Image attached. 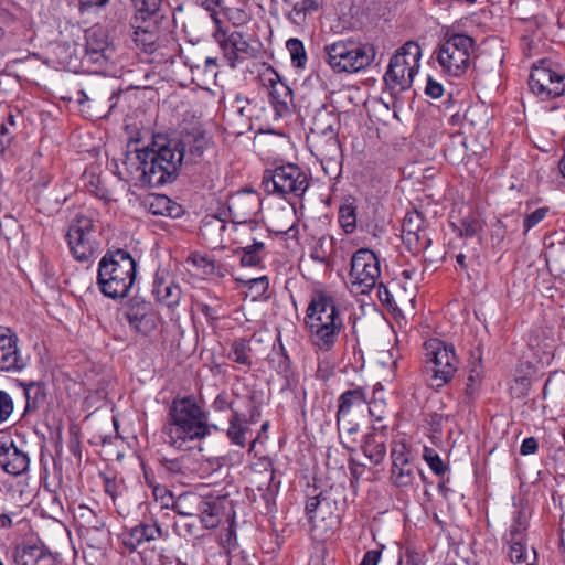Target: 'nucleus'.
<instances>
[{
	"mask_svg": "<svg viewBox=\"0 0 565 565\" xmlns=\"http://www.w3.org/2000/svg\"><path fill=\"white\" fill-rule=\"evenodd\" d=\"M186 145L166 135H153L143 148L125 153L124 166L136 185L157 188L172 183L180 174Z\"/></svg>",
	"mask_w": 565,
	"mask_h": 565,
	"instance_id": "f257e3e1",
	"label": "nucleus"
},
{
	"mask_svg": "<svg viewBox=\"0 0 565 565\" xmlns=\"http://www.w3.org/2000/svg\"><path fill=\"white\" fill-rule=\"evenodd\" d=\"M215 425L209 424L207 414L192 396L175 397L168 411V420L162 427L166 443L179 450H190L192 444L211 434Z\"/></svg>",
	"mask_w": 565,
	"mask_h": 565,
	"instance_id": "f03ea898",
	"label": "nucleus"
},
{
	"mask_svg": "<svg viewBox=\"0 0 565 565\" xmlns=\"http://www.w3.org/2000/svg\"><path fill=\"white\" fill-rule=\"evenodd\" d=\"M136 266L127 250H108L98 264L97 284L103 295L111 299L126 297L136 278Z\"/></svg>",
	"mask_w": 565,
	"mask_h": 565,
	"instance_id": "7ed1b4c3",
	"label": "nucleus"
},
{
	"mask_svg": "<svg viewBox=\"0 0 565 565\" xmlns=\"http://www.w3.org/2000/svg\"><path fill=\"white\" fill-rule=\"evenodd\" d=\"M326 61L334 73H358L375 60L376 49L371 43L353 39L338 40L324 45Z\"/></svg>",
	"mask_w": 565,
	"mask_h": 565,
	"instance_id": "20e7f679",
	"label": "nucleus"
},
{
	"mask_svg": "<svg viewBox=\"0 0 565 565\" xmlns=\"http://www.w3.org/2000/svg\"><path fill=\"white\" fill-rule=\"evenodd\" d=\"M475 46L471 36L447 31L435 51L441 71L454 77L463 75L470 66Z\"/></svg>",
	"mask_w": 565,
	"mask_h": 565,
	"instance_id": "39448f33",
	"label": "nucleus"
},
{
	"mask_svg": "<svg viewBox=\"0 0 565 565\" xmlns=\"http://www.w3.org/2000/svg\"><path fill=\"white\" fill-rule=\"evenodd\" d=\"M422 47L415 41L404 43L391 57L384 82L394 93L408 90L419 71Z\"/></svg>",
	"mask_w": 565,
	"mask_h": 565,
	"instance_id": "423d86ee",
	"label": "nucleus"
},
{
	"mask_svg": "<svg viewBox=\"0 0 565 565\" xmlns=\"http://www.w3.org/2000/svg\"><path fill=\"white\" fill-rule=\"evenodd\" d=\"M66 239L76 260H90L99 249L97 228L93 216L86 213H77L70 223Z\"/></svg>",
	"mask_w": 565,
	"mask_h": 565,
	"instance_id": "0eeeda50",
	"label": "nucleus"
},
{
	"mask_svg": "<svg viewBox=\"0 0 565 565\" xmlns=\"http://www.w3.org/2000/svg\"><path fill=\"white\" fill-rule=\"evenodd\" d=\"M529 516L523 509H518L503 536L507 555L513 564L537 565V553L527 544Z\"/></svg>",
	"mask_w": 565,
	"mask_h": 565,
	"instance_id": "6e6552de",
	"label": "nucleus"
},
{
	"mask_svg": "<svg viewBox=\"0 0 565 565\" xmlns=\"http://www.w3.org/2000/svg\"><path fill=\"white\" fill-rule=\"evenodd\" d=\"M262 185L268 194H278L282 198L292 194L299 198L308 189L309 182L307 174L298 166L288 163L266 170Z\"/></svg>",
	"mask_w": 565,
	"mask_h": 565,
	"instance_id": "1a4fd4ad",
	"label": "nucleus"
},
{
	"mask_svg": "<svg viewBox=\"0 0 565 565\" xmlns=\"http://www.w3.org/2000/svg\"><path fill=\"white\" fill-rule=\"evenodd\" d=\"M429 370L431 371L430 385L439 388L449 383L459 365L452 344H446L438 339H431L425 343Z\"/></svg>",
	"mask_w": 565,
	"mask_h": 565,
	"instance_id": "9d476101",
	"label": "nucleus"
},
{
	"mask_svg": "<svg viewBox=\"0 0 565 565\" xmlns=\"http://www.w3.org/2000/svg\"><path fill=\"white\" fill-rule=\"evenodd\" d=\"M349 276L354 292L369 294L381 277L380 259L376 254L369 248L358 249L351 258Z\"/></svg>",
	"mask_w": 565,
	"mask_h": 565,
	"instance_id": "9b49d317",
	"label": "nucleus"
},
{
	"mask_svg": "<svg viewBox=\"0 0 565 565\" xmlns=\"http://www.w3.org/2000/svg\"><path fill=\"white\" fill-rule=\"evenodd\" d=\"M533 94L542 99L556 98L565 93V74L551 67L544 60L533 65L529 78Z\"/></svg>",
	"mask_w": 565,
	"mask_h": 565,
	"instance_id": "f8f14e48",
	"label": "nucleus"
},
{
	"mask_svg": "<svg viewBox=\"0 0 565 565\" xmlns=\"http://www.w3.org/2000/svg\"><path fill=\"white\" fill-rule=\"evenodd\" d=\"M391 460L390 482L401 489L413 487L417 475H420V470L415 466L405 443L396 441L393 444Z\"/></svg>",
	"mask_w": 565,
	"mask_h": 565,
	"instance_id": "ddd939ff",
	"label": "nucleus"
},
{
	"mask_svg": "<svg viewBox=\"0 0 565 565\" xmlns=\"http://www.w3.org/2000/svg\"><path fill=\"white\" fill-rule=\"evenodd\" d=\"M213 39L217 42L223 57L232 68H235L239 61L257 55V49H255L247 41L244 33L239 31L227 32L225 29L215 30Z\"/></svg>",
	"mask_w": 565,
	"mask_h": 565,
	"instance_id": "4468645a",
	"label": "nucleus"
},
{
	"mask_svg": "<svg viewBox=\"0 0 565 565\" xmlns=\"http://www.w3.org/2000/svg\"><path fill=\"white\" fill-rule=\"evenodd\" d=\"M26 366L19 348V338L9 328L0 326V371L20 372Z\"/></svg>",
	"mask_w": 565,
	"mask_h": 565,
	"instance_id": "2eb2a0df",
	"label": "nucleus"
},
{
	"mask_svg": "<svg viewBox=\"0 0 565 565\" xmlns=\"http://www.w3.org/2000/svg\"><path fill=\"white\" fill-rule=\"evenodd\" d=\"M305 323L312 345L322 352L332 350L343 329L342 321L332 319H330L329 323H322L317 318H311L310 320H305Z\"/></svg>",
	"mask_w": 565,
	"mask_h": 565,
	"instance_id": "dca6fc26",
	"label": "nucleus"
},
{
	"mask_svg": "<svg viewBox=\"0 0 565 565\" xmlns=\"http://www.w3.org/2000/svg\"><path fill=\"white\" fill-rule=\"evenodd\" d=\"M260 210V200L254 191H242L228 200V212L236 224L252 222Z\"/></svg>",
	"mask_w": 565,
	"mask_h": 565,
	"instance_id": "f3484780",
	"label": "nucleus"
},
{
	"mask_svg": "<svg viewBox=\"0 0 565 565\" xmlns=\"http://www.w3.org/2000/svg\"><path fill=\"white\" fill-rule=\"evenodd\" d=\"M162 535L163 532L158 521L150 518L126 530L122 533V544L127 550L134 552L145 543L159 540Z\"/></svg>",
	"mask_w": 565,
	"mask_h": 565,
	"instance_id": "a211bd4d",
	"label": "nucleus"
},
{
	"mask_svg": "<svg viewBox=\"0 0 565 565\" xmlns=\"http://www.w3.org/2000/svg\"><path fill=\"white\" fill-rule=\"evenodd\" d=\"M227 508L231 509V501L227 495L209 493L203 495L198 518L205 529H215L221 523Z\"/></svg>",
	"mask_w": 565,
	"mask_h": 565,
	"instance_id": "6ab92c4d",
	"label": "nucleus"
},
{
	"mask_svg": "<svg viewBox=\"0 0 565 565\" xmlns=\"http://www.w3.org/2000/svg\"><path fill=\"white\" fill-rule=\"evenodd\" d=\"M114 47L109 44L107 32L102 28L86 31V57L93 63L103 64L111 60Z\"/></svg>",
	"mask_w": 565,
	"mask_h": 565,
	"instance_id": "aec40b11",
	"label": "nucleus"
},
{
	"mask_svg": "<svg viewBox=\"0 0 565 565\" xmlns=\"http://www.w3.org/2000/svg\"><path fill=\"white\" fill-rule=\"evenodd\" d=\"M29 455L13 441L0 443V467L9 475L21 476L29 470Z\"/></svg>",
	"mask_w": 565,
	"mask_h": 565,
	"instance_id": "412c9836",
	"label": "nucleus"
},
{
	"mask_svg": "<svg viewBox=\"0 0 565 565\" xmlns=\"http://www.w3.org/2000/svg\"><path fill=\"white\" fill-rule=\"evenodd\" d=\"M367 403L364 387L344 391L338 398L337 418H362Z\"/></svg>",
	"mask_w": 565,
	"mask_h": 565,
	"instance_id": "4be33fe9",
	"label": "nucleus"
},
{
	"mask_svg": "<svg viewBox=\"0 0 565 565\" xmlns=\"http://www.w3.org/2000/svg\"><path fill=\"white\" fill-rule=\"evenodd\" d=\"M307 142L311 153L321 162L335 161L341 157V145L338 134L308 135Z\"/></svg>",
	"mask_w": 565,
	"mask_h": 565,
	"instance_id": "5701e85b",
	"label": "nucleus"
},
{
	"mask_svg": "<svg viewBox=\"0 0 565 565\" xmlns=\"http://www.w3.org/2000/svg\"><path fill=\"white\" fill-rule=\"evenodd\" d=\"M306 513L313 527H317L320 521L327 522V525H333L338 519L328 492H320L310 498L306 504Z\"/></svg>",
	"mask_w": 565,
	"mask_h": 565,
	"instance_id": "b1692460",
	"label": "nucleus"
},
{
	"mask_svg": "<svg viewBox=\"0 0 565 565\" xmlns=\"http://www.w3.org/2000/svg\"><path fill=\"white\" fill-rule=\"evenodd\" d=\"M317 318L322 323H329L330 319L342 321L334 299L323 292H317L312 296L306 311V319Z\"/></svg>",
	"mask_w": 565,
	"mask_h": 565,
	"instance_id": "393cba45",
	"label": "nucleus"
},
{
	"mask_svg": "<svg viewBox=\"0 0 565 565\" xmlns=\"http://www.w3.org/2000/svg\"><path fill=\"white\" fill-rule=\"evenodd\" d=\"M132 39L136 45L145 53H157L161 57L166 56V53L161 52L166 47L163 45L164 39L160 36L156 21L153 24L136 25ZM166 41H168V39H166Z\"/></svg>",
	"mask_w": 565,
	"mask_h": 565,
	"instance_id": "a878e982",
	"label": "nucleus"
},
{
	"mask_svg": "<svg viewBox=\"0 0 565 565\" xmlns=\"http://www.w3.org/2000/svg\"><path fill=\"white\" fill-rule=\"evenodd\" d=\"M161 466L167 475L181 483L191 481L198 471V462L189 455L174 459L164 458Z\"/></svg>",
	"mask_w": 565,
	"mask_h": 565,
	"instance_id": "bb28decb",
	"label": "nucleus"
},
{
	"mask_svg": "<svg viewBox=\"0 0 565 565\" xmlns=\"http://www.w3.org/2000/svg\"><path fill=\"white\" fill-rule=\"evenodd\" d=\"M340 129V117L333 106L321 105L315 110L312 122L308 135L338 134Z\"/></svg>",
	"mask_w": 565,
	"mask_h": 565,
	"instance_id": "cd10ccee",
	"label": "nucleus"
},
{
	"mask_svg": "<svg viewBox=\"0 0 565 565\" xmlns=\"http://www.w3.org/2000/svg\"><path fill=\"white\" fill-rule=\"evenodd\" d=\"M14 563L15 565H61L51 552L36 545L18 550L14 554Z\"/></svg>",
	"mask_w": 565,
	"mask_h": 565,
	"instance_id": "c85d7f7f",
	"label": "nucleus"
},
{
	"mask_svg": "<svg viewBox=\"0 0 565 565\" xmlns=\"http://www.w3.org/2000/svg\"><path fill=\"white\" fill-rule=\"evenodd\" d=\"M275 76L277 81L273 78L269 79L271 86L270 98L276 114L282 117L291 110L294 99L292 90L287 84L279 81L278 74L275 73Z\"/></svg>",
	"mask_w": 565,
	"mask_h": 565,
	"instance_id": "c756f323",
	"label": "nucleus"
},
{
	"mask_svg": "<svg viewBox=\"0 0 565 565\" xmlns=\"http://www.w3.org/2000/svg\"><path fill=\"white\" fill-rule=\"evenodd\" d=\"M225 230L226 223L224 220L215 215L207 216L200 226V236L207 246L216 248L223 243Z\"/></svg>",
	"mask_w": 565,
	"mask_h": 565,
	"instance_id": "7c9ffc66",
	"label": "nucleus"
},
{
	"mask_svg": "<svg viewBox=\"0 0 565 565\" xmlns=\"http://www.w3.org/2000/svg\"><path fill=\"white\" fill-rule=\"evenodd\" d=\"M147 207L153 215L178 217L181 214V206L163 194L149 195Z\"/></svg>",
	"mask_w": 565,
	"mask_h": 565,
	"instance_id": "2f4dec72",
	"label": "nucleus"
},
{
	"mask_svg": "<svg viewBox=\"0 0 565 565\" xmlns=\"http://www.w3.org/2000/svg\"><path fill=\"white\" fill-rule=\"evenodd\" d=\"M152 292L159 302L169 308L175 307L181 299V289L178 285L166 282L158 277L154 279Z\"/></svg>",
	"mask_w": 565,
	"mask_h": 565,
	"instance_id": "473e14b6",
	"label": "nucleus"
},
{
	"mask_svg": "<svg viewBox=\"0 0 565 565\" xmlns=\"http://www.w3.org/2000/svg\"><path fill=\"white\" fill-rule=\"evenodd\" d=\"M519 217L504 216L495 221L491 227V242L493 246H499L505 238H511L519 230Z\"/></svg>",
	"mask_w": 565,
	"mask_h": 565,
	"instance_id": "72a5a7b5",
	"label": "nucleus"
},
{
	"mask_svg": "<svg viewBox=\"0 0 565 565\" xmlns=\"http://www.w3.org/2000/svg\"><path fill=\"white\" fill-rule=\"evenodd\" d=\"M249 431L247 419H243L242 415L233 411L228 419L227 437L233 445L241 448L246 446V435Z\"/></svg>",
	"mask_w": 565,
	"mask_h": 565,
	"instance_id": "f704fd0d",
	"label": "nucleus"
},
{
	"mask_svg": "<svg viewBox=\"0 0 565 565\" xmlns=\"http://www.w3.org/2000/svg\"><path fill=\"white\" fill-rule=\"evenodd\" d=\"M361 418H337V427L342 445L353 450L354 445L358 444V434L360 430Z\"/></svg>",
	"mask_w": 565,
	"mask_h": 565,
	"instance_id": "c9c22d12",
	"label": "nucleus"
},
{
	"mask_svg": "<svg viewBox=\"0 0 565 565\" xmlns=\"http://www.w3.org/2000/svg\"><path fill=\"white\" fill-rule=\"evenodd\" d=\"M202 502V494L184 492L177 497L173 511L182 516H198Z\"/></svg>",
	"mask_w": 565,
	"mask_h": 565,
	"instance_id": "e433bc0d",
	"label": "nucleus"
},
{
	"mask_svg": "<svg viewBox=\"0 0 565 565\" xmlns=\"http://www.w3.org/2000/svg\"><path fill=\"white\" fill-rule=\"evenodd\" d=\"M22 386L26 399L24 413L35 412L45 404L46 390L43 383L30 382Z\"/></svg>",
	"mask_w": 565,
	"mask_h": 565,
	"instance_id": "4c0bfd02",
	"label": "nucleus"
},
{
	"mask_svg": "<svg viewBox=\"0 0 565 565\" xmlns=\"http://www.w3.org/2000/svg\"><path fill=\"white\" fill-rule=\"evenodd\" d=\"M126 316L130 327L140 333L146 334L150 332L154 327L153 319L150 315L147 313L145 305L141 308L131 307L127 311Z\"/></svg>",
	"mask_w": 565,
	"mask_h": 565,
	"instance_id": "58836bf2",
	"label": "nucleus"
},
{
	"mask_svg": "<svg viewBox=\"0 0 565 565\" xmlns=\"http://www.w3.org/2000/svg\"><path fill=\"white\" fill-rule=\"evenodd\" d=\"M250 353L252 348L249 341L245 338H239L232 342L227 356L235 363L250 367L253 364Z\"/></svg>",
	"mask_w": 565,
	"mask_h": 565,
	"instance_id": "ea45409f",
	"label": "nucleus"
},
{
	"mask_svg": "<svg viewBox=\"0 0 565 565\" xmlns=\"http://www.w3.org/2000/svg\"><path fill=\"white\" fill-rule=\"evenodd\" d=\"M362 450L373 465H380L384 460L386 454L384 440L379 439L373 434L365 436Z\"/></svg>",
	"mask_w": 565,
	"mask_h": 565,
	"instance_id": "a19ab883",
	"label": "nucleus"
},
{
	"mask_svg": "<svg viewBox=\"0 0 565 565\" xmlns=\"http://www.w3.org/2000/svg\"><path fill=\"white\" fill-rule=\"evenodd\" d=\"M131 3L135 8L137 20H142L143 23L151 19L156 22L158 21L162 0H131Z\"/></svg>",
	"mask_w": 565,
	"mask_h": 565,
	"instance_id": "79ce46f5",
	"label": "nucleus"
},
{
	"mask_svg": "<svg viewBox=\"0 0 565 565\" xmlns=\"http://www.w3.org/2000/svg\"><path fill=\"white\" fill-rule=\"evenodd\" d=\"M265 249L263 242L254 241L252 245L239 248L236 253H242L241 265L243 267H256L262 264V252Z\"/></svg>",
	"mask_w": 565,
	"mask_h": 565,
	"instance_id": "37998d69",
	"label": "nucleus"
},
{
	"mask_svg": "<svg viewBox=\"0 0 565 565\" xmlns=\"http://www.w3.org/2000/svg\"><path fill=\"white\" fill-rule=\"evenodd\" d=\"M339 222L345 233H353L356 227L355 206L352 203H344L339 209Z\"/></svg>",
	"mask_w": 565,
	"mask_h": 565,
	"instance_id": "c03bdc74",
	"label": "nucleus"
},
{
	"mask_svg": "<svg viewBox=\"0 0 565 565\" xmlns=\"http://www.w3.org/2000/svg\"><path fill=\"white\" fill-rule=\"evenodd\" d=\"M286 47L290 54L292 64L296 67H303L307 63V53L302 41L291 38L287 41Z\"/></svg>",
	"mask_w": 565,
	"mask_h": 565,
	"instance_id": "a18cd8bd",
	"label": "nucleus"
},
{
	"mask_svg": "<svg viewBox=\"0 0 565 565\" xmlns=\"http://www.w3.org/2000/svg\"><path fill=\"white\" fill-rule=\"evenodd\" d=\"M546 262H552L556 269L565 275V244L558 246L550 244L546 252Z\"/></svg>",
	"mask_w": 565,
	"mask_h": 565,
	"instance_id": "49530a36",
	"label": "nucleus"
},
{
	"mask_svg": "<svg viewBox=\"0 0 565 565\" xmlns=\"http://www.w3.org/2000/svg\"><path fill=\"white\" fill-rule=\"evenodd\" d=\"M152 494L162 509L173 510L177 498L167 487L160 484L152 486Z\"/></svg>",
	"mask_w": 565,
	"mask_h": 565,
	"instance_id": "de8ad7c7",
	"label": "nucleus"
},
{
	"mask_svg": "<svg viewBox=\"0 0 565 565\" xmlns=\"http://www.w3.org/2000/svg\"><path fill=\"white\" fill-rule=\"evenodd\" d=\"M423 458L437 476H441L447 471V466L444 463L439 455L431 448L425 447Z\"/></svg>",
	"mask_w": 565,
	"mask_h": 565,
	"instance_id": "09e8293b",
	"label": "nucleus"
},
{
	"mask_svg": "<svg viewBox=\"0 0 565 565\" xmlns=\"http://www.w3.org/2000/svg\"><path fill=\"white\" fill-rule=\"evenodd\" d=\"M409 248H414L416 252L425 250L430 246L431 239L428 237L425 230L420 228L414 232L413 235L403 241Z\"/></svg>",
	"mask_w": 565,
	"mask_h": 565,
	"instance_id": "8fccbe9b",
	"label": "nucleus"
},
{
	"mask_svg": "<svg viewBox=\"0 0 565 565\" xmlns=\"http://www.w3.org/2000/svg\"><path fill=\"white\" fill-rule=\"evenodd\" d=\"M332 248V238L321 237L311 252L312 259L327 264Z\"/></svg>",
	"mask_w": 565,
	"mask_h": 565,
	"instance_id": "3c124183",
	"label": "nucleus"
},
{
	"mask_svg": "<svg viewBox=\"0 0 565 565\" xmlns=\"http://www.w3.org/2000/svg\"><path fill=\"white\" fill-rule=\"evenodd\" d=\"M0 233L7 241L18 237L20 234L19 222L13 216H4L3 220L0 221Z\"/></svg>",
	"mask_w": 565,
	"mask_h": 565,
	"instance_id": "603ef678",
	"label": "nucleus"
},
{
	"mask_svg": "<svg viewBox=\"0 0 565 565\" xmlns=\"http://www.w3.org/2000/svg\"><path fill=\"white\" fill-rule=\"evenodd\" d=\"M186 263L192 264L194 267L199 269H202V273L205 275L213 274L215 270L214 260L199 253L191 254L188 257Z\"/></svg>",
	"mask_w": 565,
	"mask_h": 565,
	"instance_id": "864d4df0",
	"label": "nucleus"
},
{
	"mask_svg": "<svg viewBox=\"0 0 565 565\" xmlns=\"http://www.w3.org/2000/svg\"><path fill=\"white\" fill-rule=\"evenodd\" d=\"M548 207H539L527 214L523 220V235H526L532 228L540 224L547 215Z\"/></svg>",
	"mask_w": 565,
	"mask_h": 565,
	"instance_id": "5fc2aeb1",
	"label": "nucleus"
},
{
	"mask_svg": "<svg viewBox=\"0 0 565 565\" xmlns=\"http://www.w3.org/2000/svg\"><path fill=\"white\" fill-rule=\"evenodd\" d=\"M13 409V398L8 392L0 390V425L4 424L10 418Z\"/></svg>",
	"mask_w": 565,
	"mask_h": 565,
	"instance_id": "6e6d98bb",
	"label": "nucleus"
},
{
	"mask_svg": "<svg viewBox=\"0 0 565 565\" xmlns=\"http://www.w3.org/2000/svg\"><path fill=\"white\" fill-rule=\"evenodd\" d=\"M370 416H372L376 422H382L386 418L388 411L384 401L381 399H372L366 403V407Z\"/></svg>",
	"mask_w": 565,
	"mask_h": 565,
	"instance_id": "4d7b16f0",
	"label": "nucleus"
},
{
	"mask_svg": "<svg viewBox=\"0 0 565 565\" xmlns=\"http://www.w3.org/2000/svg\"><path fill=\"white\" fill-rule=\"evenodd\" d=\"M217 67H218V63H217L216 57H206L202 65L190 64V68H191L192 73H195V72L201 73L202 72L203 74H205L207 76H213V77H215L217 75Z\"/></svg>",
	"mask_w": 565,
	"mask_h": 565,
	"instance_id": "13d9d810",
	"label": "nucleus"
},
{
	"mask_svg": "<svg viewBox=\"0 0 565 565\" xmlns=\"http://www.w3.org/2000/svg\"><path fill=\"white\" fill-rule=\"evenodd\" d=\"M422 223H423V221L420 220L418 214L407 215L403 222V231H402L403 232V234H402L403 241L405 238L409 237V235H413L414 232H417L418 230H420Z\"/></svg>",
	"mask_w": 565,
	"mask_h": 565,
	"instance_id": "bf43d9fd",
	"label": "nucleus"
},
{
	"mask_svg": "<svg viewBox=\"0 0 565 565\" xmlns=\"http://www.w3.org/2000/svg\"><path fill=\"white\" fill-rule=\"evenodd\" d=\"M206 146L207 140L204 137V135L200 134L195 136L189 148V156L191 160L195 161L196 159L201 158L202 154L204 153Z\"/></svg>",
	"mask_w": 565,
	"mask_h": 565,
	"instance_id": "052dcab7",
	"label": "nucleus"
},
{
	"mask_svg": "<svg viewBox=\"0 0 565 565\" xmlns=\"http://www.w3.org/2000/svg\"><path fill=\"white\" fill-rule=\"evenodd\" d=\"M212 407L217 412H225L227 409H232V401L230 399V395L225 392L220 393L213 404Z\"/></svg>",
	"mask_w": 565,
	"mask_h": 565,
	"instance_id": "680f3d73",
	"label": "nucleus"
},
{
	"mask_svg": "<svg viewBox=\"0 0 565 565\" xmlns=\"http://www.w3.org/2000/svg\"><path fill=\"white\" fill-rule=\"evenodd\" d=\"M480 230V224L477 221H468L463 220L459 227V233L461 236L472 237Z\"/></svg>",
	"mask_w": 565,
	"mask_h": 565,
	"instance_id": "e2e57ef3",
	"label": "nucleus"
},
{
	"mask_svg": "<svg viewBox=\"0 0 565 565\" xmlns=\"http://www.w3.org/2000/svg\"><path fill=\"white\" fill-rule=\"evenodd\" d=\"M425 94L431 98H439L444 94V87L437 81L428 77L427 85L425 87Z\"/></svg>",
	"mask_w": 565,
	"mask_h": 565,
	"instance_id": "0e129e2a",
	"label": "nucleus"
},
{
	"mask_svg": "<svg viewBox=\"0 0 565 565\" xmlns=\"http://www.w3.org/2000/svg\"><path fill=\"white\" fill-rule=\"evenodd\" d=\"M537 448H539V443H537L536 438L529 437L522 441L521 447H520V452L523 456H527V455L535 454L537 451Z\"/></svg>",
	"mask_w": 565,
	"mask_h": 565,
	"instance_id": "69168bd1",
	"label": "nucleus"
},
{
	"mask_svg": "<svg viewBox=\"0 0 565 565\" xmlns=\"http://www.w3.org/2000/svg\"><path fill=\"white\" fill-rule=\"evenodd\" d=\"M249 104V100L247 98H244L239 95H237L233 102V107L236 109L237 114L241 117H250L249 111L247 110V105Z\"/></svg>",
	"mask_w": 565,
	"mask_h": 565,
	"instance_id": "338daca9",
	"label": "nucleus"
},
{
	"mask_svg": "<svg viewBox=\"0 0 565 565\" xmlns=\"http://www.w3.org/2000/svg\"><path fill=\"white\" fill-rule=\"evenodd\" d=\"M381 554H382L381 550H370V551H367L364 554L360 565H377L379 561L381 558Z\"/></svg>",
	"mask_w": 565,
	"mask_h": 565,
	"instance_id": "774afa93",
	"label": "nucleus"
}]
</instances>
